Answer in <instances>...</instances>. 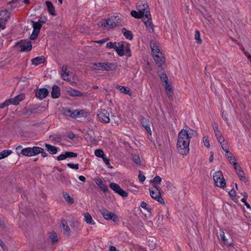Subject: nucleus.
<instances>
[{
    "instance_id": "f257e3e1",
    "label": "nucleus",
    "mask_w": 251,
    "mask_h": 251,
    "mask_svg": "<svg viewBox=\"0 0 251 251\" xmlns=\"http://www.w3.org/2000/svg\"><path fill=\"white\" fill-rule=\"evenodd\" d=\"M196 134V131L190 128L188 129H182L179 132L176 149L180 154L186 155L189 153L190 141Z\"/></svg>"
},
{
    "instance_id": "f03ea898",
    "label": "nucleus",
    "mask_w": 251,
    "mask_h": 251,
    "mask_svg": "<svg viewBox=\"0 0 251 251\" xmlns=\"http://www.w3.org/2000/svg\"><path fill=\"white\" fill-rule=\"evenodd\" d=\"M106 48L114 49L120 56L125 55L127 57H130L131 56L130 45L126 42L121 41L112 43L110 42L106 44Z\"/></svg>"
},
{
    "instance_id": "7ed1b4c3",
    "label": "nucleus",
    "mask_w": 251,
    "mask_h": 251,
    "mask_svg": "<svg viewBox=\"0 0 251 251\" xmlns=\"http://www.w3.org/2000/svg\"><path fill=\"white\" fill-rule=\"evenodd\" d=\"M92 68L99 71H110L115 70L117 65L115 63H97L93 64Z\"/></svg>"
},
{
    "instance_id": "20e7f679",
    "label": "nucleus",
    "mask_w": 251,
    "mask_h": 251,
    "mask_svg": "<svg viewBox=\"0 0 251 251\" xmlns=\"http://www.w3.org/2000/svg\"><path fill=\"white\" fill-rule=\"evenodd\" d=\"M211 174L213 176V180L217 186L220 188H224L226 186V183L221 171H212Z\"/></svg>"
},
{
    "instance_id": "39448f33",
    "label": "nucleus",
    "mask_w": 251,
    "mask_h": 251,
    "mask_svg": "<svg viewBox=\"0 0 251 251\" xmlns=\"http://www.w3.org/2000/svg\"><path fill=\"white\" fill-rule=\"evenodd\" d=\"M137 8L138 12L141 13V15L143 16V18L151 16L148 4L144 0L137 3Z\"/></svg>"
},
{
    "instance_id": "423d86ee",
    "label": "nucleus",
    "mask_w": 251,
    "mask_h": 251,
    "mask_svg": "<svg viewBox=\"0 0 251 251\" xmlns=\"http://www.w3.org/2000/svg\"><path fill=\"white\" fill-rule=\"evenodd\" d=\"M25 98V95L23 94H21L15 96L13 98L5 100L3 102V104L5 107L8 106L11 104L17 105L19 104V102L24 100Z\"/></svg>"
},
{
    "instance_id": "0eeeda50",
    "label": "nucleus",
    "mask_w": 251,
    "mask_h": 251,
    "mask_svg": "<svg viewBox=\"0 0 251 251\" xmlns=\"http://www.w3.org/2000/svg\"><path fill=\"white\" fill-rule=\"evenodd\" d=\"M64 114L67 116H69L73 118H77L83 117L85 114V112L83 110H71L70 109H66L64 112Z\"/></svg>"
},
{
    "instance_id": "6e6552de",
    "label": "nucleus",
    "mask_w": 251,
    "mask_h": 251,
    "mask_svg": "<svg viewBox=\"0 0 251 251\" xmlns=\"http://www.w3.org/2000/svg\"><path fill=\"white\" fill-rule=\"evenodd\" d=\"M100 212L103 217L107 220H112L114 222H117L119 220V217L115 213L109 212L105 209L100 210Z\"/></svg>"
},
{
    "instance_id": "1a4fd4ad",
    "label": "nucleus",
    "mask_w": 251,
    "mask_h": 251,
    "mask_svg": "<svg viewBox=\"0 0 251 251\" xmlns=\"http://www.w3.org/2000/svg\"><path fill=\"white\" fill-rule=\"evenodd\" d=\"M97 117L101 122L104 123H108L110 121L109 113L105 109L99 110L98 112Z\"/></svg>"
},
{
    "instance_id": "9d476101",
    "label": "nucleus",
    "mask_w": 251,
    "mask_h": 251,
    "mask_svg": "<svg viewBox=\"0 0 251 251\" xmlns=\"http://www.w3.org/2000/svg\"><path fill=\"white\" fill-rule=\"evenodd\" d=\"M155 188L156 189L155 191L150 189V193L151 197L153 199L157 201L160 203L164 204L165 201L164 199L161 197L159 187L158 186H155Z\"/></svg>"
},
{
    "instance_id": "9b49d317",
    "label": "nucleus",
    "mask_w": 251,
    "mask_h": 251,
    "mask_svg": "<svg viewBox=\"0 0 251 251\" xmlns=\"http://www.w3.org/2000/svg\"><path fill=\"white\" fill-rule=\"evenodd\" d=\"M31 23L32 24V26L33 28V30L32 31V33L30 36V39L31 40H34L35 39L37 36L38 35L41 28L42 27L41 24L38 22H34L33 21H31Z\"/></svg>"
},
{
    "instance_id": "f8f14e48",
    "label": "nucleus",
    "mask_w": 251,
    "mask_h": 251,
    "mask_svg": "<svg viewBox=\"0 0 251 251\" xmlns=\"http://www.w3.org/2000/svg\"><path fill=\"white\" fill-rule=\"evenodd\" d=\"M109 186L115 193L118 194L122 197L126 198L127 197V193L123 190L118 184L114 182H111L110 183Z\"/></svg>"
},
{
    "instance_id": "ddd939ff",
    "label": "nucleus",
    "mask_w": 251,
    "mask_h": 251,
    "mask_svg": "<svg viewBox=\"0 0 251 251\" xmlns=\"http://www.w3.org/2000/svg\"><path fill=\"white\" fill-rule=\"evenodd\" d=\"M0 15H3V17L0 18V31L5 28V24L9 18V13L7 11H1Z\"/></svg>"
},
{
    "instance_id": "4468645a",
    "label": "nucleus",
    "mask_w": 251,
    "mask_h": 251,
    "mask_svg": "<svg viewBox=\"0 0 251 251\" xmlns=\"http://www.w3.org/2000/svg\"><path fill=\"white\" fill-rule=\"evenodd\" d=\"M151 16L144 17L143 18V22L145 24L148 30L150 32H153V25L152 23Z\"/></svg>"
},
{
    "instance_id": "2eb2a0df",
    "label": "nucleus",
    "mask_w": 251,
    "mask_h": 251,
    "mask_svg": "<svg viewBox=\"0 0 251 251\" xmlns=\"http://www.w3.org/2000/svg\"><path fill=\"white\" fill-rule=\"evenodd\" d=\"M21 50L22 51H29L32 49V45L29 41L23 40L19 43Z\"/></svg>"
},
{
    "instance_id": "dca6fc26",
    "label": "nucleus",
    "mask_w": 251,
    "mask_h": 251,
    "mask_svg": "<svg viewBox=\"0 0 251 251\" xmlns=\"http://www.w3.org/2000/svg\"><path fill=\"white\" fill-rule=\"evenodd\" d=\"M94 180L97 185L104 193H107L108 192V188L107 186L103 182V181L101 178L97 177H96Z\"/></svg>"
},
{
    "instance_id": "f3484780",
    "label": "nucleus",
    "mask_w": 251,
    "mask_h": 251,
    "mask_svg": "<svg viewBox=\"0 0 251 251\" xmlns=\"http://www.w3.org/2000/svg\"><path fill=\"white\" fill-rule=\"evenodd\" d=\"M153 58L156 65L161 67L164 63V58L162 53L152 55Z\"/></svg>"
},
{
    "instance_id": "a211bd4d",
    "label": "nucleus",
    "mask_w": 251,
    "mask_h": 251,
    "mask_svg": "<svg viewBox=\"0 0 251 251\" xmlns=\"http://www.w3.org/2000/svg\"><path fill=\"white\" fill-rule=\"evenodd\" d=\"M49 91L46 88H41L38 90L36 92V96L37 98L40 100H42L45 98L48 95Z\"/></svg>"
},
{
    "instance_id": "6ab92c4d",
    "label": "nucleus",
    "mask_w": 251,
    "mask_h": 251,
    "mask_svg": "<svg viewBox=\"0 0 251 251\" xmlns=\"http://www.w3.org/2000/svg\"><path fill=\"white\" fill-rule=\"evenodd\" d=\"M51 94V97L54 99L59 98L60 95V90L59 87L56 85H53L52 88Z\"/></svg>"
},
{
    "instance_id": "aec40b11",
    "label": "nucleus",
    "mask_w": 251,
    "mask_h": 251,
    "mask_svg": "<svg viewBox=\"0 0 251 251\" xmlns=\"http://www.w3.org/2000/svg\"><path fill=\"white\" fill-rule=\"evenodd\" d=\"M141 122L143 126L145 128L147 131L150 133H151V131L150 128V122L149 120L146 118H142Z\"/></svg>"
},
{
    "instance_id": "412c9836",
    "label": "nucleus",
    "mask_w": 251,
    "mask_h": 251,
    "mask_svg": "<svg viewBox=\"0 0 251 251\" xmlns=\"http://www.w3.org/2000/svg\"><path fill=\"white\" fill-rule=\"evenodd\" d=\"M151 52L152 55L161 53L158 46L155 42L153 41L151 42Z\"/></svg>"
},
{
    "instance_id": "4be33fe9",
    "label": "nucleus",
    "mask_w": 251,
    "mask_h": 251,
    "mask_svg": "<svg viewBox=\"0 0 251 251\" xmlns=\"http://www.w3.org/2000/svg\"><path fill=\"white\" fill-rule=\"evenodd\" d=\"M46 149L51 154H56L57 152L58 148L55 146H51L50 144L46 143L45 145Z\"/></svg>"
},
{
    "instance_id": "5701e85b",
    "label": "nucleus",
    "mask_w": 251,
    "mask_h": 251,
    "mask_svg": "<svg viewBox=\"0 0 251 251\" xmlns=\"http://www.w3.org/2000/svg\"><path fill=\"white\" fill-rule=\"evenodd\" d=\"M45 61V58L43 56L37 57L32 59L31 62L33 65L37 66L43 63Z\"/></svg>"
},
{
    "instance_id": "b1692460",
    "label": "nucleus",
    "mask_w": 251,
    "mask_h": 251,
    "mask_svg": "<svg viewBox=\"0 0 251 251\" xmlns=\"http://www.w3.org/2000/svg\"><path fill=\"white\" fill-rule=\"evenodd\" d=\"M165 87L166 93L169 97H171L173 96L172 87L170 83V82L164 84Z\"/></svg>"
},
{
    "instance_id": "393cba45",
    "label": "nucleus",
    "mask_w": 251,
    "mask_h": 251,
    "mask_svg": "<svg viewBox=\"0 0 251 251\" xmlns=\"http://www.w3.org/2000/svg\"><path fill=\"white\" fill-rule=\"evenodd\" d=\"M46 6L48 8V10L50 13L52 15H55V10H54V7L52 3L49 1H47L46 2Z\"/></svg>"
},
{
    "instance_id": "a878e982",
    "label": "nucleus",
    "mask_w": 251,
    "mask_h": 251,
    "mask_svg": "<svg viewBox=\"0 0 251 251\" xmlns=\"http://www.w3.org/2000/svg\"><path fill=\"white\" fill-rule=\"evenodd\" d=\"M67 67L66 66H63L62 67V73H61V77L62 78L65 80H69V79L68 78V74L67 73Z\"/></svg>"
},
{
    "instance_id": "bb28decb",
    "label": "nucleus",
    "mask_w": 251,
    "mask_h": 251,
    "mask_svg": "<svg viewBox=\"0 0 251 251\" xmlns=\"http://www.w3.org/2000/svg\"><path fill=\"white\" fill-rule=\"evenodd\" d=\"M84 221L88 224H95V222L93 221L92 216L89 213H86L84 214Z\"/></svg>"
},
{
    "instance_id": "cd10ccee",
    "label": "nucleus",
    "mask_w": 251,
    "mask_h": 251,
    "mask_svg": "<svg viewBox=\"0 0 251 251\" xmlns=\"http://www.w3.org/2000/svg\"><path fill=\"white\" fill-rule=\"evenodd\" d=\"M21 153L25 156H32L31 149L30 147H27L22 149Z\"/></svg>"
},
{
    "instance_id": "c85d7f7f",
    "label": "nucleus",
    "mask_w": 251,
    "mask_h": 251,
    "mask_svg": "<svg viewBox=\"0 0 251 251\" xmlns=\"http://www.w3.org/2000/svg\"><path fill=\"white\" fill-rule=\"evenodd\" d=\"M12 153L11 150H3L0 152V160L3 159L10 155Z\"/></svg>"
},
{
    "instance_id": "c756f323",
    "label": "nucleus",
    "mask_w": 251,
    "mask_h": 251,
    "mask_svg": "<svg viewBox=\"0 0 251 251\" xmlns=\"http://www.w3.org/2000/svg\"><path fill=\"white\" fill-rule=\"evenodd\" d=\"M68 92L69 94L73 97L82 96V93L80 91L74 89H71Z\"/></svg>"
},
{
    "instance_id": "7c9ffc66",
    "label": "nucleus",
    "mask_w": 251,
    "mask_h": 251,
    "mask_svg": "<svg viewBox=\"0 0 251 251\" xmlns=\"http://www.w3.org/2000/svg\"><path fill=\"white\" fill-rule=\"evenodd\" d=\"M32 156L36 155L42 151L43 149L39 147L34 146L31 148Z\"/></svg>"
},
{
    "instance_id": "2f4dec72",
    "label": "nucleus",
    "mask_w": 251,
    "mask_h": 251,
    "mask_svg": "<svg viewBox=\"0 0 251 251\" xmlns=\"http://www.w3.org/2000/svg\"><path fill=\"white\" fill-rule=\"evenodd\" d=\"M123 34L125 37L129 40H132L133 39V35L130 31L126 30V29L123 30Z\"/></svg>"
},
{
    "instance_id": "473e14b6",
    "label": "nucleus",
    "mask_w": 251,
    "mask_h": 251,
    "mask_svg": "<svg viewBox=\"0 0 251 251\" xmlns=\"http://www.w3.org/2000/svg\"><path fill=\"white\" fill-rule=\"evenodd\" d=\"M220 237L221 238V240L223 242V243L225 245L231 246V244H229L227 241V239L226 238L225 232L223 231H221L220 232Z\"/></svg>"
},
{
    "instance_id": "72a5a7b5",
    "label": "nucleus",
    "mask_w": 251,
    "mask_h": 251,
    "mask_svg": "<svg viewBox=\"0 0 251 251\" xmlns=\"http://www.w3.org/2000/svg\"><path fill=\"white\" fill-rule=\"evenodd\" d=\"M117 88L121 93L126 95H130L129 90L127 89L126 87L123 86H118Z\"/></svg>"
},
{
    "instance_id": "f704fd0d",
    "label": "nucleus",
    "mask_w": 251,
    "mask_h": 251,
    "mask_svg": "<svg viewBox=\"0 0 251 251\" xmlns=\"http://www.w3.org/2000/svg\"><path fill=\"white\" fill-rule=\"evenodd\" d=\"M63 196L66 201L70 204L74 203V201L73 199L71 197L68 193H64Z\"/></svg>"
},
{
    "instance_id": "c9c22d12",
    "label": "nucleus",
    "mask_w": 251,
    "mask_h": 251,
    "mask_svg": "<svg viewBox=\"0 0 251 251\" xmlns=\"http://www.w3.org/2000/svg\"><path fill=\"white\" fill-rule=\"evenodd\" d=\"M95 155L98 157H100L103 159V157H104L105 155L104 154V152L102 150L100 149H97L94 152Z\"/></svg>"
},
{
    "instance_id": "e433bc0d",
    "label": "nucleus",
    "mask_w": 251,
    "mask_h": 251,
    "mask_svg": "<svg viewBox=\"0 0 251 251\" xmlns=\"http://www.w3.org/2000/svg\"><path fill=\"white\" fill-rule=\"evenodd\" d=\"M237 176L240 178V180L244 182H246L248 181L247 178L244 176V173L243 171L239 172L236 173Z\"/></svg>"
},
{
    "instance_id": "4c0bfd02",
    "label": "nucleus",
    "mask_w": 251,
    "mask_h": 251,
    "mask_svg": "<svg viewBox=\"0 0 251 251\" xmlns=\"http://www.w3.org/2000/svg\"><path fill=\"white\" fill-rule=\"evenodd\" d=\"M202 142L204 146L207 148H209L210 145L209 141V137L208 136H204L202 138Z\"/></svg>"
},
{
    "instance_id": "58836bf2",
    "label": "nucleus",
    "mask_w": 251,
    "mask_h": 251,
    "mask_svg": "<svg viewBox=\"0 0 251 251\" xmlns=\"http://www.w3.org/2000/svg\"><path fill=\"white\" fill-rule=\"evenodd\" d=\"M195 39L198 44H201V34L199 30H196L195 31Z\"/></svg>"
},
{
    "instance_id": "ea45409f",
    "label": "nucleus",
    "mask_w": 251,
    "mask_h": 251,
    "mask_svg": "<svg viewBox=\"0 0 251 251\" xmlns=\"http://www.w3.org/2000/svg\"><path fill=\"white\" fill-rule=\"evenodd\" d=\"M131 15L135 18H143V16L141 15V13H140L139 12H137L135 10H132L131 11Z\"/></svg>"
},
{
    "instance_id": "a19ab883",
    "label": "nucleus",
    "mask_w": 251,
    "mask_h": 251,
    "mask_svg": "<svg viewBox=\"0 0 251 251\" xmlns=\"http://www.w3.org/2000/svg\"><path fill=\"white\" fill-rule=\"evenodd\" d=\"M161 181V178L159 176H156L154 177L152 180L153 183L154 187L157 186V184H159Z\"/></svg>"
},
{
    "instance_id": "79ce46f5",
    "label": "nucleus",
    "mask_w": 251,
    "mask_h": 251,
    "mask_svg": "<svg viewBox=\"0 0 251 251\" xmlns=\"http://www.w3.org/2000/svg\"><path fill=\"white\" fill-rule=\"evenodd\" d=\"M160 77L161 81H162L163 83H164V84L169 82L168 78V76H167L166 74H164V73L161 74L160 75Z\"/></svg>"
},
{
    "instance_id": "37998d69",
    "label": "nucleus",
    "mask_w": 251,
    "mask_h": 251,
    "mask_svg": "<svg viewBox=\"0 0 251 251\" xmlns=\"http://www.w3.org/2000/svg\"><path fill=\"white\" fill-rule=\"evenodd\" d=\"M221 146L222 149L226 152H227V151H229L228 146L226 143L221 142L219 143Z\"/></svg>"
},
{
    "instance_id": "c03bdc74",
    "label": "nucleus",
    "mask_w": 251,
    "mask_h": 251,
    "mask_svg": "<svg viewBox=\"0 0 251 251\" xmlns=\"http://www.w3.org/2000/svg\"><path fill=\"white\" fill-rule=\"evenodd\" d=\"M62 225L64 231L67 232H69L70 231V228L67 225V223L66 221H63L62 222Z\"/></svg>"
},
{
    "instance_id": "a18cd8bd",
    "label": "nucleus",
    "mask_w": 251,
    "mask_h": 251,
    "mask_svg": "<svg viewBox=\"0 0 251 251\" xmlns=\"http://www.w3.org/2000/svg\"><path fill=\"white\" fill-rule=\"evenodd\" d=\"M65 153L67 158L76 157L77 156V154L76 153L71 151H66L65 152Z\"/></svg>"
},
{
    "instance_id": "49530a36",
    "label": "nucleus",
    "mask_w": 251,
    "mask_h": 251,
    "mask_svg": "<svg viewBox=\"0 0 251 251\" xmlns=\"http://www.w3.org/2000/svg\"><path fill=\"white\" fill-rule=\"evenodd\" d=\"M215 136L216 137V138L219 143H221V142H225V139H224V137H223L221 132H220L219 133H217L215 135Z\"/></svg>"
},
{
    "instance_id": "de8ad7c7",
    "label": "nucleus",
    "mask_w": 251,
    "mask_h": 251,
    "mask_svg": "<svg viewBox=\"0 0 251 251\" xmlns=\"http://www.w3.org/2000/svg\"><path fill=\"white\" fill-rule=\"evenodd\" d=\"M102 160L108 168L110 169L113 168V167L111 165L110 163L109 159L106 156L104 157H103Z\"/></svg>"
},
{
    "instance_id": "09e8293b",
    "label": "nucleus",
    "mask_w": 251,
    "mask_h": 251,
    "mask_svg": "<svg viewBox=\"0 0 251 251\" xmlns=\"http://www.w3.org/2000/svg\"><path fill=\"white\" fill-rule=\"evenodd\" d=\"M50 236L52 242L54 243L58 241V238L55 233H51Z\"/></svg>"
},
{
    "instance_id": "8fccbe9b",
    "label": "nucleus",
    "mask_w": 251,
    "mask_h": 251,
    "mask_svg": "<svg viewBox=\"0 0 251 251\" xmlns=\"http://www.w3.org/2000/svg\"><path fill=\"white\" fill-rule=\"evenodd\" d=\"M212 127L214 131L215 134L216 135L217 133H219L221 132L220 131L218 126V124L216 123H214L212 124Z\"/></svg>"
},
{
    "instance_id": "3c124183",
    "label": "nucleus",
    "mask_w": 251,
    "mask_h": 251,
    "mask_svg": "<svg viewBox=\"0 0 251 251\" xmlns=\"http://www.w3.org/2000/svg\"><path fill=\"white\" fill-rule=\"evenodd\" d=\"M227 159L233 165L235 164L236 163H237L236 160L235 158V157L233 155H230V156H227Z\"/></svg>"
},
{
    "instance_id": "603ef678",
    "label": "nucleus",
    "mask_w": 251,
    "mask_h": 251,
    "mask_svg": "<svg viewBox=\"0 0 251 251\" xmlns=\"http://www.w3.org/2000/svg\"><path fill=\"white\" fill-rule=\"evenodd\" d=\"M108 23V25L109 27H113L116 25V23L114 21L113 19H108L106 20Z\"/></svg>"
},
{
    "instance_id": "864d4df0",
    "label": "nucleus",
    "mask_w": 251,
    "mask_h": 251,
    "mask_svg": "<svg viewBox=\"0 0 251 251\" xmlns=\"http://www.w3.org/2000/svg\"><path fill=\"white\" fill-rule=\"evenodd\" d=\"M233 166L236 173L243 171L240 165L237 162L234 164Z\"/></svg>"
},
{
    "instance_id": "5fc2aeb1",
    "label": "nucleus",
    "mask_w": 251,
    "mask_h": 251,
    "mask_svg": "<svg viewBox=\"0 0 251 251\" xmlns=\"http://www.w3.org/2000/svg\"><path fill=\"white\" fill-rule=\"evenodd\" d=\"M67 166L72 169L74 170H78V164H75L72 163H68L67 164Z\"/></svg>"
},
{
    "instance_id": "6e6d98bb",
    "label": "nucleus",
    "mask_w": 251,
    "mask_h": 251,
    "mask_svg": "<svg viewBox=\"0 0 251 251\" xmlns=\"http://www.w3.org/2000/svg\"><path fill=\"white\" fill-rule=\"evenodd\" d=\"M100 26L104 27H109L108 23L106 20H103L100 22L99 24Z\"/></svg>"
},
{
    "instance_id": "4d7b16f0",
    "label": "nucleus",
    "mask_w": 251,
    "mask_h": 251,
    "mask_svg": "<svg viewBox=\"0 0 251 251\" xmlns=\"http://www.w3.org/2000/svg\"><path fill=\"white\" fill-rule=\"evenodd\" d=\"M138 178L139 181L141 182H143L146 179V176L142 174V172L141 171L139 172Z\"/></svg>"
},
{
    "instance_id": "13d9d810",
    "label": "nucleus",
    "mask_w": 251,
    "mask_h": 251,
    "mask_svg": "<svg viewBox=\"0 0 251 251\" xmlns=\"http://www.w3.org/2000/svg\"><path fill=\"white\" fill-rule=\"evenodd\" d=\"M133 159L137 164H140L141 163V160L139 155H134L133 157Z\"/></svg>"
},
{
    "instance_id": "bf43d9fd",
    "label": "nucleus",
    "mask_w": 251,
    "mask_h": 251,
    "mask_svg": "<svg viewBox=\"0 0 251 251\" xmlns=\"http://www.w3.org/2000/svg\"><path fill=\"white\" fill-rule=\"evenodd\" d=\"M67 158L65 152L64 153L61 154L57 157V160L58 161L63 160Z\"/></svg>"
},
{
    "instance_id": "052dcab7",
    "label": "nucleus",
    "mask_w": 251,
    "mask_h": 251,
    "mask_svg": "<svg viewBox=\"0 0 251 251\" xmlns=\"http://www.w3.org/2000/svg\"><path fill=\"white\" fill-rule=\"evenodd\" d=\"M222 118H223V119L225 120L227 124L229 126V123L228 122V119H227V116H228L227 113L226 112H225L224 111L222 112Z\"/></svg>"
},
{
    "instance_id": "680f3d73",
    "label": "nucleus",
    "mask_w": 251,
    "mask_h": 251,
    "mask_svg": "<svg viewBox=\"0 0 251 251\" xmlns=\"http://www.w3.org/2000/svg\"><path fill=\"white\" fill-rule=\"evenodd\" d=\"M108 40H109L108 38H106V39H103L99 40V41H94V42L95 43H97L99 44L102 45V44L105 43Z\"/></svg>"
},
{
    "instance_id": "e2e57ef3",
    "label": "nucleus",
    "mask_w": 251,
    "mask_h": 251,
    "mask_svg": "<svg viewBox=\"0 0 251 251\" xmlns=\"http://www.w3.org/2000/svg\"><path fill=\"white\" fill-rule=\"evenodd\" d=\"M140 206L143 208L147 210V211H149V209H148L149 208L147 207V203L146 202L142 201L141 203Z\"/></svg>"
},
{
    "instance_id": "0e129e2a",
    "label": "nucleus",
    "mask_w": 251,
    "mask_h": 251,
    "mask_svg": "<svg viewBox=\"0 0 251 251\" xmlns=\"http://www.w3.org/2000/svg\"><path fill=\"white\" fill-rule=\"evenodd\" d=\"M242 51L244 52L245 55L247 57L249 61L251 63V55L247 51L244 50V49H242Z\"/></svg>"
},
{
    "instance_id": "69168bd1",
    "label": "nucleus",
    "mask_w": 251,
    "mask_h": 251,
    "mask_svg": "<svg viewBox=\"0 0 251 251\" xmlns=\"http://www.w3.org/2000/svg\"><path fill=\"white\" fill-rule=\"evenodd\" d=\"M47 19L45 17H41L39 19L38 22L40 23L41 25L46 22Z\"/></svg>"
},
{
    "instance_id": "338daca9",
    "label": "nucleus",
    "mask_w": 251,
    "mask_h": 251,
    "mask_svg": "<svg viewBox=\"0 0 251 251\" xmlns=\"http://www.w3.org/2000/svg\"><path fill=\"white\" fill-rule=\"evenodd\" d=\"M228 194L230 196V197H233L235 196V191L234 190L232 189L228 192Z\"/></svg>"
},
{
    "instance_id": "774afa93",
    "label": "nucleus",
    "mask_w": 251,
    "mask_h": 251,
    "mask_svg": "<svg viewBox=\"0 0 251 251\" xmlns=\"http://www.w3.org/2000/svg\"><path fill=\"white\" fill-rule=\"evenodd\" d=\"M109 251H119L114 246H110L109 248Z\"/></svg>"
}]
</instances>
